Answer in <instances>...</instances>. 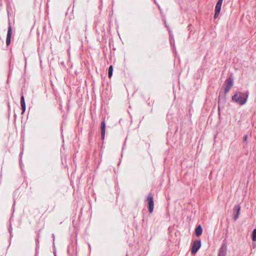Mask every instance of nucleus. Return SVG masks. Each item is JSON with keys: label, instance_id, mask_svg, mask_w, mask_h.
<instances>
[{"label": "nucleus", "instance_id": "11", "mask_svg": "<svg viewBox=\"0 0 256 256\" xmlns=\"http://www.w3.org/2000/svg\"><path fill=\"white\" fill-rule=\"evenodd\" d=\"M222 3V1L218 0L216 4L215 9L220 10Z\"/></svg>", "mask_w": 256, "mask_h": 256}, {"label": "nucleus", "instance_id": "7", "mask_svg": "<svg viewBox=\"0 0 256 256\" xmlns=\"http://www.w3.org/2000/svg\"><path fill=\"white\" fill-rule=\"evenodd\" d=\"M227 247L225 244H223L219 250L218 256H226Z\"/></svg>", "mask_w": 256, "mask_h": 256}, {"label": "nucleus", "instance_id": "17", "mask_svg": "<svg viewBox=\"0 0 256 256\" xmlns=\"http://www.w3.org/2000/svg\"><path fill=\"white\" fill-rule=\"evenodd\" d=\"M224 102H226V96H224Z\"/></svg>", "mask_w": 256, "mask_h": 256}, {"label": "nucleus", "instance_id": "14", "mask_svg": "<svg viewBox=\"0 0 256 256\" xmlns=\"http://www.w3.org/2000/svg\"><path fill=\"white\" fill-rule=\"evenodd\" d=\"M220 10L215 9L214 18H216L219 15Z\"/></svg>", "mask_w": 256, "mask_h": 256}, {"label": "nucleus", "instance_id": "19", "mask_svg": "<svg viewBox=\"0 0 256 256\" xmlns=\"http://www.w3.org/2000/svg\"><path fill=\"white\" fill-rule=\"evenodd\" d=\"M26 60V62H25V64H26V58L25 59ZM26 66V64H25V66Z\"/></svg>", "mask_w": 256, "mask_h": 256}, {"label": "nucleus", "instance_id": "8", "mask_svg": "<svg viewBox=\"0 0 256 256\" xmlns=\"http://www.w3.org/2000/svg\"><path fill=\"white\" fill-rule=\"evenodd\" d=\"M100 129H101V138H102V140H104V136H105V132H106V122H105L104 120H102L101 123Z\"/></svg>", "mask_w": 256, "mask_h": 256}, {"label": "nucleus", "instance_id": "3", "mask_svg": "<svg viewBox=\"0 0 256 256\" xmlns=\"http://www.w3.org/2000/svg\"><path fill=\"white\" fill-rule=\"evenodd\" d=\"M146 201L148 204V211L150 213H152L153 212L154 206L153 195L152 194L150 193L148 195Z\"/></svg>", "mask_w": 256, "mask_h": 256}, {"label": "nucleus", "instance_id": "4", "mask_svg": "<svg viewBox=\"0 0 256 256\" xmlns=\"http://www.w3.org/2000/svg\"><path fill=\"white\" fill-rule=\"evenodd\" d=\"M201 246V241L200 240H196L194 242L191 250L193 254H196Z\"/></svg>", "mask_w": 256, "mask_h": 256}, {"label": "nucleus", "instance_id": "6", "mask_svg": "<svg viewBox=\"0 0 256 256\" xmlns=\"http://www.w3.org/2000/svg\"><path fill=\"white\" fill-rule=\"evenodd\" d=\"M12 34V28L10 24V22L8 28L6 38V46H9L10 44V41H11L10 38H11Z\"/></svg>", "mask_w": 256, "mask_h": 256}, {"label": "nucleus", "instance_id": "13", "mask_svg": "<svg viewBox=\"0 0 256 256\" xmlns=\"http://www.w3.org/2000/svg\"><path fill=\"white\" fill-rule=\"evenodd\" d=\"M252 240L253 241H256V228H254L252 231Z\"/></svg>", "mask_w": 256, "mask_h": 256}, {"label": "nucleus", "instance_id": "12", "mask_svg": "<svg viewBox=\"0 0 256 256\" xmlns=\"http://www.w3.org/2000/svg\"><path fill=\"white\" fill-rule=\"evenodd\" d=\"M113 72V66H110L108 70V76L110 78L112 75Z\"/></svg>", "mask_w": 256, "mask_h": 256}, {"label": "nucleus", "instance_id": "18", "mask_svg": "<svg viewBox=\"0 0 256 256\" xmlns=\"http://www.w3.org/2000/svg\"><path fill=\"white\" fill-rule=\"evenodd\" d=\"M218 111H220V106H218Z\"/></svg>", "mask_w": 256, "mask_h": 256}, {"label": "nucleus", "instance_id": "20", "mask_svg": "<svg viewBox=\"0 0 256 256\" xmlns=\"http://www.w3.org/2000/svg\"><path fill=\"white\" fill-rule=\"evenodd\" d=\"M218 100H220V96H219Z\"/></svg>", "mask_w": 256, "mask_h": 256}, {"label": "nucleus", "instance_id": "10", "mask_svg": "<svg viewBox=\"0 0 256 256\" xmlns=\"http://www.w3.org/2000/svg\"><path fill=\"white\" fill-rule=\"evenodd\" d=\"M202 232V228L200 225H198L195 229V234L196 236H200Z\"/></svg>", "mask_w": 256, "mask_h": 256}, {"label": "nucleus", "instance_id": "15", "mask_svg": "<svg viewBox=\"0 0 256 256\" xmlns=\"http://www.w3.org/2000/svg\"><path fill=\"white\" fill-rule=\"evenodd\" d=\"M247 139H248V136L247 135H245L244 137V141L246 142L247 140Z\"/></svg>", "mask_w": 256, "mask_h": 256}, {"label": "nucleus", "instance_id": "16", "mask_svg": "<svg viewBox=\"0 0 256 256\" xmlns=\"http://www.w3.org/2000/svg\"><path fill=\"white\" fill-rule=\"evenodd\" d=\"M8 230L10 232V233L12 232V228H11V225L10 226L9 228H8Z\"/></svg>", "mask_w": 256, "mask_h": 256}, {"label": "nucleus", "instance_id": "2", "mask_svg": "<svg viewBox=\"0 0 256 256\" xmlns=\"http://www.w3.org/2000/svg\"><path fill=\"white\" fill-rule=\"evenodd\" d=\"M224 94H226L234 85V78L232 76H229L224 82Z\"/></svg>", "mask_w": 256, "mask_h": 256}, {"label": "nucleus", "instance_id": "9", "mask_svg": "<svg viewBox=\"0 0 256 256\" xmlns=\"http://www.w3.org/2000/svg\"><path fill=\"white\" fill-rule=\"evenodd\" d=\"M20 105H21L22 108V114H23L25 112L26 110V103H25V101H24V98L23 95H22L20 98Z\"/></svg>", "mask_w": 256, "mask_h": 256}, {"label": "nucleus", "instance_id": "1", "mask_svg": "<svg viewBox=\"0 0 256 256\" xmlns=\"http://www.w3.org/2000/svg\"><path fill=\"white\" fill-rule=\"evenodd\" d=\"M249 95V92L247 90L244 94L241 92H238L232 97V100L240 105L244 104L248 100Z\"/></svg>", "mask_w": 256, "mask_h": 256}, {"label": "nucleus", "instance_id": "5", "mask_svg": "<svg viewBox=\"0 0 256 256\" xmlns=\"http://www.w3.org/2000/svg\"><path fill=\"white\" fill-rule=\"evenodd\" d=\"M241 207L240 204H236L233 210L234 219L236 220L240 216Z\"/></svg>", "mask_w": 256, "mask_h": 256}]
</instances>
